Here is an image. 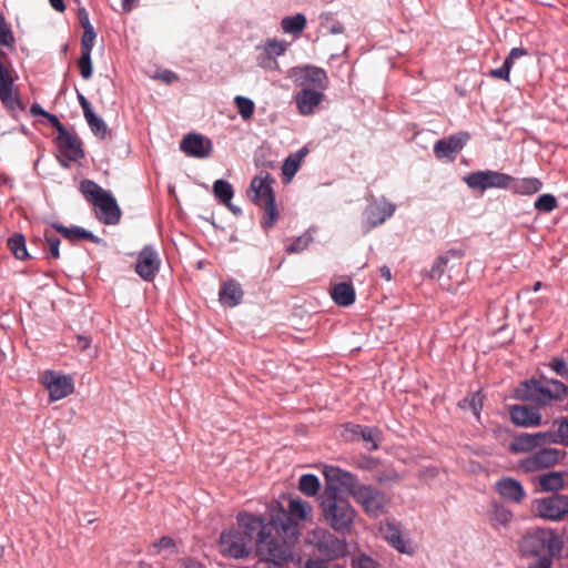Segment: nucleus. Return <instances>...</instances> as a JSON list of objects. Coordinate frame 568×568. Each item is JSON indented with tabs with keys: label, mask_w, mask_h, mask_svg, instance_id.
Here are the masks:
<instances>
[{
	"label": "nucleus",
	"mask_w": 568,
	"mask_h": 568,
	"mask_svg": "<svg viewBox=\"0 0 568 568\" xmlns=\"http://www.w3.org/2000/svg\"><path fill=\"white\" fill-rule=\"evenodd\" d=\"M324 474L327 479L336 480L347 488L349 495L369 517H379L386 511L388 499L382 490L371 485L358 484L354 474L337 467H328Z\"/></svg>",
	"instance_id": "obj_2"
},
{
	"label": "nucleus",
	"mask_w": 568,
	"mask_h": 568,
	"mask_svg": "<svg viewBox=\"0 0 568 568\" xmlns=\"http://www.w3.org/2000/svg\"><path fill=\"white\" fill-rule=\"evenodd\" d=\"M8 248L18 260H27L30 255L27 250L26 237L20 233H14L8 240Z\"/></svg>",
	"instance_id": "obj_34"
},
{
	"label": "nucleus",
	"mask_w": 568,
	"mask_h": 568,
	"mask_svg": "<svg viewBox=\"0 0 568 568\" xmlns=\"http://www.w3.org/2000/svg\"><path fill=\"white\" fill-rule=\"evenodd\" d=\"M14 44L12 28L0 12V47L13 49ZM16 79L14 68L8 54L0 48V102L12 114L24 110Z\"/></svg>",
	"instance_id": "obj_1"
},
{
	"label": "nucleus",
	"mask_w": 568,
	"mask_h": 568,
	"mask_svg": "<svg viewBox=\"0 0 568 568\" xmlns=\"http://www.w3.org/2000/svg\"><path fill=\"white\" fill-rule=\"evenodd\" d=\"M161 261L158 252L151 245H145L139 253L135 272L144 281H152L159 272Z\"/></svg>",
	"instance_id": "obj_20"
},
{
	"label": "nucleus",
	"mask_w": 568,
	"mask_h": 568,
	"mask_svg": "<svg viewBox=\"0 0 568 568\" xmlns=\"http://www.w3.org/2000/svg\"><path fill=\"white\" fill-rule=\"evenodd\" d=\"M152 547L156 550V554H160L162 550H170L171 552L176 550L175 541L169 536L162 537Z\"/></svg>",
	"instance_id": "obj_54"
},
{
	"label": "nucleus",
	"mask_w": 568,
	"mask_h": 568,
	"mask_svg": "<svg viewBox=\"0 0 568 568\" xmlns=\"http://www.w3.org/2000/svg\"><path fill=\"white\" fill-rule=\"evenodd\" d=\"M518 548L524 557H535L545 552L558 555L562 549V541L551 529L535 528L521 537Z\"/></svg>",
	"instance_id": "obj_7"
},
{
	"label": "nucleus",
	"mask_w": 568,
	"mask_h": 568,
	"mask_svg": "<svg viewBox=\"0 0 568 568\" xmlns=\"http://www.w3.org/2000/svg\"><path fill=\"white\" fill-rule=\"evenodd\" d=\"M300 490L306 496H315L320 489V480L313 474L302 475L298 483Z\"/></svg>",
	"instance_id": "obj_39"
},
{
	"label": "nucleus",
	"mask_w": 568,
	"mask_h": 568,
	"mask_svg": "<svg viewBox=\"0 0 568 568\" xmlns=\"http://www.w3.org/2000/svg\"><path fill=\"white\" fill-rule=\"evenodd\" d=\"M45 118L49 120L51 125L57 130L58 134H60L67 130L65 126L62 124V122L59 120V118L55 114L48 112V115Z\"/></svg>",
	"instance_id": "obj_57"
},
{
	"label": "nucleus",
	"mask_w": 568,
	"mask_h": 568,
	"mask_svg": "<svg viewBox=\"0 0 568 568\" xmlns=\"http://www.w3.org/2000/svg\"><path fill=\"white\" fill-rule=\"evenodd\" d=\"M469 189L485 191L487 189H506L513 182V178L497 171H476L464 178Z\"/></svg>",
	"instance_id": "obj_10"
},
{
	"label": "nucleus",
	"mask_w": 568,
	"mask_h": 568,
	"mask_svg": "<svg viewBox=\"0 0 568 568\" xmlns=\"http://www.w3.org/2000/svg\"><path fill=\"white\" fill-rule=\"evenodd\" d=\"M331 295L338 306L347 307L355 302V290L351 283L341 282L335 284Z\"/></svg>",
	"instance_id": "obj_29"
},
{
	"label": "nucleus",
	"mask_w": 568,
	"mask_h": 568,
	"mask_svg": "<svg viewBox=\"0 0 568 568\" xmlns=\"http://www.w3.org/2000/svg\"><path fill=\"white\" fill-rule=\"evenodd\" d=\"M519 396L528 402L540 406H549L554 402H561L566 398L568 388L557 379L538 381L531 378L520 384Z\"/></svg>",
	"instance_id": "obj_6"
},
{
	"label": "nucleus",
	"mask_w": 568,
	"mask_h": 568,
	"mask_svg": "<svg viewBox=\"0 0 568 568\" xmlns=\"http://www.w3.org/2000/svg\"><path fill=\"white\" fill-rule=\"evenodd\" d=\"M514 184L511 189L519 194L531 195L537 193L541 187L542 183L537 178H524L519 180H514Z\"/></svg>",
	"instance_id": "obj_32"
},
{
	"label": "nucleus",
	"mask_w": 568,
	"mask_h": 568,
	"mask_svg": "<svg viewBox=\"0 0 568 568\" xmlns=\"http://www.w3.org/2000/svg\"><path fill=\"white\" fill-rule=\"evenodd\" d=\"M302 79H303V85H305V83H312L314 84V88L315 90H321V91H324L327 87V75H326V72L321 69V68H317V67H312V65H308L304 69L303 71V75H302Z\"/></svg>",
	"instance_id": "obj_30"
},
{
	"label": "nucleus",
	"mask_w": 568,
	"mask_h": 568,
	"mask_svg": "<svg viewBox=\"0 0 568 568\" xmlns=\"http://www.w3.org/2000/svg\"><path fill=\"white\" fill-rule=\"evenodd\" d=\"M275 179L266 171L260 172L250 183L247 195L256 205H263L265 217L262 226L267 230L274 226L278 219V211L275 202V193L273 184Z\"/></svg>",
	"instance_id": "obj_3"
},
{
	"label": "nucleus",
	"mask_w": 568,
	"mask_h": 568,
	"mask_svg": "<svg viewBox=\"0 0 568 568\" xmlns=\"http://www.w3.org/2000/svg\"><path fill=\"white\" fill-rule=\"evenodd\" d=\"M510 58H514L515 60L525 57L527 54V50L524 48H513L509 52Z\"/></svg>",
	"instance_id": "obj_62"
},
{
	"label": "nucleus",
	"mask_w": 568,
	"mask_h": 568,
	"mask_svg": "<svg viewBox=\"0 0 568 568\" xmlns=\"http://www.w3.org/2000/svg\"><path fill=\"white\" fill-rule=\"evenodd\" d=\"M181 568H206L204 562L193 557H184L179 560Z\"/></svg>",
	"instance_id": "obj_56"
},
{
	"label": "nucleus",
	"mask_w": 568,
	"mask_h": 568,
	"mask_svg": "<svg viewBox=\"0 0 568 568\" xmlns=\"http://www.w3.org/2000/svg\"><path fill=\"white\" fill-rule=\"evenodd\" d=\"M234 103L243 120H250L253 116L255 104L251 99L237 95L234 99Z\"/></svg>",
	"instance_id": "obj_41"
},
{
	"label": "nucleus",
	"mask_w": 568,
	"mask_h": 568,
	"mask_svg": "<svg viewBox=\"0 0 568 568\" xmlns=\"http://www.w3.org/2000/svg\"><path fill=\"white\" fill-rule=\"evenodd\" d=\"M550 434L554 436L550 444H562L568 446V416L560 420L557 432H550Z\"/></svg>",
	"instance_id": "obj_43"
},
{
	"label": "nucleus",
	"mask_w": 568,
	"mask_h": 568,
	"mask_svg": "<svg viewBox=\"0 0 568 568\" xmlns=\"http://www.w3.org/2000/svg\"><path fill=\"white\" fill-rule=\"evenodd\" d=\"M396 210V205L384 197L367 205L363 214L362 229L366 234L389 219Z\"/></svg>",
	"instance_id": "obj_13"
},
{
	"label": "nucleus",
	"mask_w": 568,
	"mask_h": 568,
	"mask_svg": "<svg viewBox=\"0 0 568 568\" xmlns=\"http://www.w3.org/2000/svg\"><path fill=\"white\" fill-rule=\"evenodd\" d=\"M78 18H79V22L81 24V27L83 29H88L90 27H93L90 22V19H89V13L88 11L84 9V8H80L79 11H78Z\"/></svg>",
	"instance_id": "obj_58"
},
{
	"label": "nucleus",
	"mask_w": 568,
	"mask_h": 568,
	"mask_svg": "<svg viewBox=\"0 0 568 568\" xmlns=\"http://www.w3.org/2000/svg\"><path fill=\"white\" fill-rule=\"evenodd\" d=\"M55 144L61 154L58 160L64 168H69L68 162L78 161L84 156L81 141L68 130L57 135Z\"/></svg>",
	"instance_id": "obj_16"
},
{
	"label": "nucleus",
	"mask_w": 568,
	"mask_h": 568,
	"mask_svg": "<svg viewBox=\"0 0 568 568\" xmlns=\"http://www.w3.org/2000/svg\"><path fill=\"white\" fill-rule=\"evenodd\" d=\"M321 506L323 516L333 530L341 534L351 531L357 513L348 500L336 491H326L322 496Z\"/></svg>",
	"instance_id": "obj_5"
},
{
	"label": "nucleus",
	"mask_w": 568,
	"mask_h": 568,
	"mask_svg": "<svg viewBox=\"0 0 568 568\" xmlns=\"http://www.w3.org/2000/svg\"><path fill=\"white\" fill-rule=\"evenodd\" d=\"M540 449L530 454L520 462V467L526 473H534L550 468L558 464L565 456V453L558 448L539 447Z\"/></svg>",
	"instance_id": "obj_11"
},
{
	"label": "nucleus",
	"mask_w": 568,
	"mask_h": 568,
	"mask_svg": "<svg viewBox=\"0 0 568 568\" xmlns=\"http://www.w3.org/2000/svg\"><path fill=\"white\" fill-rule=\"evenodd\" d=\"M83 30L84 32L81 39V52L91 53L94 45V40L97 38V33L93 27Z\"/></svg>",
	"instance_id": "obj_50"
},
{
	"label": "nucleus",
	"mask_w": 568,
	"mask_h": 568,
	"mask_svg": "<svg viewBox=\"0 0 568 568\" xmlns=\"http://www.w3.org/2000/svg\"><path fill=\"white\" fill-rule=\"evenodd\" d=\"M312 542L325 560H335L347 555V544L344 539H339L327 529H317L313 532Z\"/></svg>",
	"instance_id": "obj_9"
},
{
	"label": "nucleus",
	"mask_w": 568,
	"mask_h": 568,
	"mask_svg": "<svg viewBox=\"0 0 568 568\" xmlns=\"http://www.w3.org/2000/svg\"><path fill=\"white\" fill-rule=\"evenodd\" d=\"M51 7L58 12H64L65 4L64 0H49Z\"/></svg>",
	"instance_id": "obj_63"
},
{
	"label": "nucleus",
	"mask_w": 568,
	"mask_h": 568,
	"mask_svg": "<svg viewBox=\"0 0 568 568\" xmlns=\"http://www.w3.org/2000/svg\"><path fill=\"white\" fill-rule=\"evenodd\" d=\"M323 91L315 90L312 88H303L298 93L295 95V102L298 109V112L302 115H311L314 113L315 108L322 102L323 100Z\"/></svg>",
	"instance_id": "obj_24"
},
{
	"label": "nucleus",
	"mask_w": 568,
	"mask_h": 568,
	"mask_svg": "<svg viewBox=\"0 0 568 568\" xmlns=\"http://www.w3.org/2000/svg\"><path fill=\"white\" fill-rule=\"evenodd\" d=\"M304 568H328V567L318 560L308 559V560H306Z\"/></svg>",
	"instance_id": "obj_64"
},
{
	"label": "nucleus",
	"mask_w": 568,
	"mask_h": 568,
	"mask_svg": "<svg viewBox=\"0 0 568 568\" xmlns=\"http://www.w3.org/2000/svg\"><path fill=\"white\" fill-rule=\"evenodd\" d=\"M276 525L268 529L264 538H260L255 542L256 555L262 561L272 562L274 565H283L292 560L293 554L287 542L274 535Z\"/></svg>",
	"instance_id": "obj_8"
},
{
	"label": "nucleus",
	"mask_w": 568,
	"mask_h": 568,
	"mask_svg": "<svg viewBox=\"0 0 568 568\" xmlns=\"http://www.w3.org/2000/svg\"><path fill=\"white\" fill-rule=\"evenodd\" d=\"M30 113H31L32 115H42V116H44V118L48 115V112H47L45 110H43V109L41 108V105H40V104H38V103H33V104L31 105V108H30Z\"/></svg>",
	"instance_id": "obj_61"
},
{
	"label": "nucleus",
	"mask_w": 568,
	"mask_h": 568,
	"mask_svg": "<svg viewBox=\"0 0 568 568\" xmlns=\"http://www.w3.org/2000/svg\"><path fill=\"white\" fill-rule=\"evenodd\" d=\"M498 494L506 500L511 503H520L525 497L523 485L510 477H505L496 483Z\"/></svg>",
	"instance_id": "obj_25"
},
{
	"label": "nucleus",
	"mask_w": 568,
	"mask_h": 568,
	"mask_svg": "<svg viewBox=\"0 0 568 568\" xmlns=\"http://www.w3.org/2000/svg\"><path fill=\"white\" fill-rule=\"evenodd\" d=\"M458 405L464 410H471L479 418L483 408V396L480 392H475L469 397L462 399Z\"/></svg>",
	"instance_id": "obj_38"
},
{
	"label": "nucleus",
	"mask_w": 568,
	"mask_h": 568,
	"mask_svg": "<svg viewBox=\"0 0 568 568\" xmlns=\"http://www.w3.org/2000/svg\"><path fill=\"white\" fill-rule=\"evenodd\" d=\"M221 551L231 558H246L251 554L250 540L235 529L224 530L220 536Z\"/></svg>",
	"instance_id": "obj_14"
},
{
	"label": "nucleus",
	"mask_w": 568,
	"mask_h": 568,
	"mask_svg": "<svg viewBox=\"0 0 568 568\" xmlns=\"http://www.w3.org/2000/svg\"><path fill=\"white\" fill-rule=\"evenodd\" d=\"M551 438L554 436L550 432L523 433L514 438L509 445V450L515 454L528 453L545 445H551Z\"/></svg>",
	"instance_id": "obj_17"
},
{
	"label": "nucleus",
	"mask_w": 568,
	"mask_h": 568,
	"mask_svg": "<svg viewBox=\"0 0 568 568\" xmlns=\"http://www.w3.org/2000/svg\"><path fill=\"white\" fill-rule=\"evenodd\" d=\"M287 48L285 41L271 40L265 45V52L270 58H276L282 55Z\"/></svg>",
	"instance_id": "obj_49"
},
{
	"label": "nucleus",
	"mask_w": 568,
	"mask_h": 568,
	"mask_svg": "<svg viewBox=\"0 0 568 568\" xmlns=\"http://www.w3.org/2000/svg\"><path fill=\"white\" fill-rule=\"evenodd\" d=\"M488 519L496 530L507 529L513 520V513L499 503H491L488 509Z\"/></svg>",
	"instance_id": "obj_27"
},
{
	"label": "nucleus",
	"mask_w": 568,
	"mask_h": 568,
	"mask_svg": "<svg viewBox=\"0 0 568 568\" xmlns=\"http://www.w3.org/2000/svg\"><path fill=\"white\" fill-rule=\"evenodd\" d=\"M79 70L80 74L83 79L88 80L92 77L93 67L91 60V53L81 52V57L79 59Z\"/></svg>",
	"instance_id": "obj_47"
},
{
	"label": "nucleus",
	"mask_w": 568,
	"mask_h": 568,
	"mask_svg": "<svg viewBox=\"0 0 568 568\" xmlns=\"http://www.w3.org/2000/svg\"><path fill=\"white\" fill-rule=\"evenodd\" d=\"M468 140L467 132H458L448 139L438 140L434 145V152L438 159L454 161Z\"/></svg>",
	"instance_id": "obj_21"
},
{
	"label": "nucleus",
	"mask_w": 568,
	"mask_h": 568,
	"mask_svg": "<svg viewBox=\"0 0 568 568\" xmlns=\"http://www.w3.org/2000/svg\"><path fill=\"white\" fill-rule=\"evenodd\" d=\"M180 149L189 156L205 159L211 155L213 143L209 138L202 134L189 133L181 141Z\"/></svg>",
	"instance_id": "obj_19"
},
{
	"label": "nucleus",
	"mask_w": 568,
	"mask_h": 568,
	"mask_svg": "<svg viewBox=\"0 0 568 568\" xmlns=\"http://www.w3.org/2000/svg\"><path fill=\"white\" fill-rule=\"evenodd\" d=\"M300 156L290 155L283 164L282 171L283 175L288 176L291 179L298 170L300 166Z\"/></svg>",
	"instance_id": "obj_51"
},
{
	"label": "nucleus",
	"mask_w": 568,
	"mask_h": 568,
	"mask_svg": "<svg viewBox=\"0 0 568 568\" xmlns=\"http://www.w3.org/2000/svg\"><path fill=\"white\" fill-rule=\"evenodd\" d=\"M52 227L60 233L64 239L69 241H77V240H88L92 243L100 244L102 243V239L94 235L92 232L81 227V226H71L67 227L60 223H53Z\"/></svg>",
	"instance_id": "obj_28"
},
{
	"label": "nucleus",
	"mask_w": 568,
	"mask_h": 568,
	"mask_svg": "<svg viewBox=\"0 0 568 568\" xmlns=\"http://www.w3.org/2000/svg\"><path fill=\"white\" fill-rule=\"evenodd\" d=\"M243 294L240 283L234 280H229L223 283L219 292V300L224 306L235 307L241 303Z\"/></svg>",
	"instance_id": "obj_26"
},
{
	"label": "nucleus",
	"mask_w": 568,
	"mask_h": 568,
	"mask_svg": "<svg viewBox=\"0 0 568 568\" xmlns=\"http://www.w3.org/2000/svg\"><path fill=\"white\" fill-rule=\"evenodd\" d=\"M511 422L521 427H536L541 425L542 417L536 407L515 405L510 409Z\"/></svg>",
	"instance_id": "obj_23"
},
{
	"label": "nucleus",
	"mask_w": 568,
	"mask_h": 568,
	"mask_svg": "<svg viewBox=\"0 0 568 568\" xmlns=\"http://www.w3.org/2000/svg\"><path fill=\"white\" fill-rule=\"evenodd\" d=\"M214 196L223 204H229L234 195V190L231 183L225 180H216L213 183Z\"/></svg>",
	"instance_id": "obj_37"
},
{
	"label": "nucleus",
	"mask_w": 568,
	"mask_h": 568,
	"mask_svg": "<svg viewBox=\"0 0 568 568\" xmlns=\"http://www.w3.org/2000/svg\"><path fill=\"white\" fill-rule=\"evenodd\" d=\"M313 241V237L311 234L305 233L298 237H296L291 244L286 246V251L288 253H300L304 251L310 243Z\"/></svg>",
	"instance_id": "obj_46"
},
{
	"label": "nucleus",
	"mask_w": 568,
	"mask_h": 568,
	"mask_svg": "<svg viewBox=\"0 0 568 568\" xmlns=\"http://www.w3.org/2000/svg\"><path fill=\"white\" fill-rule=\"evenodd\" d=\"M450 255L448 253L438 256L434 262L430 272H428V276L432 278H440L448 265Z\"/></svg>",
	"instance_id": "obj_45"
},
{
	"label": "nucleus",
	"mask_w": 568,
	"mask_h": 568,
	"mask_svg": "<svg viewBox=\"0 0 568 568\" xmlns=\"http://www.w3.org/2000/svg\"><path fill=\"white\" fill-rule=\"evenodd\" d=\"M535 209L540 212H551L557 206V200L551 194H541L538 196V199L535 201Z\"/></svg>",
	"instance_id": "obj_44"
},
{
	"label": "nucleus",
	"mask_w": 568,
	"mask_h": 568,
	"mask_svg": "<svg viewBox=\"0 0 568 568\" xmlns=\"http://www.w3.org/2000/svg\"><path fill=\"white\" fill-rule=\"evenodd\" d=\"M536 508L540 517L549 520H559L568 514V496L552 495L542 498L538 501Z\"/></svg>",
	"instance_id": "obj_18"
},
{
	"label": "nucleus",
	"mask_w": 568,
	"mask_h": 568,
	"mask_svg": "<svg viewBox=\"0 0 568 568\" xmlns=\"http://www.w3.org/2000/svg\"><path fill=\"white\" fill-rule=\"evenodd\" d=\"M80 192L88 202L95 206V215L99 221L105 225L119 223L121 210L109 191L102 189L94 181L85 179L80 183Z\"/></svg>",
	"instance_id": "obj_4"
},
{
	"label": "nucleus",
	"mask_w": 568,
	"mask_h": 568,
	"mask_svg": "<svg viewBox=\"0 0 568 568\" xmlns=\"http://www.w3.org/2000/svg\"><path fill=\"white\" fill-rule=\"evenodd\" d=\"M41 383L49 393L50 402L63 399L74 392L73 378L54 371H45Z\"/></svg>",
	"instance_id": "obj_12"
},
{
	"label": "nucleus",
	"mask_w": 568,
	"mask_h": 568,
	"mask_svg": "<svg viewBox=\"0 0 568 568\" xmlns=\"http://www.w3.org/2000/svg\"><path fill=\"white\" fill-rule=\"evenodd\" d=\"M352 568H379L373 558L362 555L353 560Z\"/></svg>",
	"instance_id": "obj_55"
},
{
	"label": "nucleus",
	"mask_w": 568,
	"mask_h": 568,
	"mask_svg": "<svg viewBox=\"0 0 568 568\" xmlns=\"http://www.w3.org/2000/svg\"><path fill=\"white\" fill-rule=\"evenodd\" d=\"M312 507L302 499H292L288 504V515L292 518L307 520L311 518Z\"/></svg>",
	"instance_id": "obj_36"
},
{
	"label": "nucleus",
	"mask_w": 568,
	"mask_h": 568,
	"mask_svg": "<svg viewBox=\"0 0 568 568\" xmlns=\"http://www.w3.org/2000/svg\"><path fill=\"white\" fill-rule=\"evenodd\" d=\"M549 367L557 375L565 378L568 382V362L564 357H554L549 362Z\"/></svg>",
	"instance_id": "obj_48"
},
{
	"label": "nucleus",
	"mask_w": 568,
	"mask_h": 568,
	"mask_svg": "<svg viewBox=\"0 0 568 568\" xmlns=\"http://www.w3.org/2000/svg\"><path fill=\"white\" fill-rule=\"evenodd\" d=\"M306 26V18L302 13H296L295 16L285 17L281 27L285 33L298 34L301 33Z\"/></svg>",
	"instance_id": "obj_35"
},
{
	"label": "nucleus",
	"mask_w": 568,
	"mask_h": 568,
	"mask_svg": "<svg viewBox=\"0 0 568 568\" xmlns=\"http://www.w3.org/2000/svg\"><path fill=\"white\" fill-rule=\"evenodd\" d=\"M490 75L493 78L501 79V80H509V71L507 70V67H500L498 69H493L490 71Z\"/></svg>",
	"instance_id": "obj_60"
},
{
	"label": "nucleus",
	"mask_w": 568,
	"mask_h": 568,
	"mask_svg": "<svg viewBox=\"0 0 568 568\" xmlns=\"http://www.w3.org/2000/svg\"><path fill=\"white\" fill-rule=\"evenodd\" d=\"M84 119L95 136H99L101 139L105 138L108 133V125L101 116L92 112L84 116Z\"/></svg>",
	"instance_id": "obj_40"
},
{
	"label": "nucleus",
	"mask_w": 568,
	"mask_h": 568,
	"mask_svg": "<svg viewBox=\"0 0 568 568\" xmlns=\"http://www.w3.org/2000/svg\"><path fill=\"white\" fill-rule=\"evenodd\" d=\"M278 527L287 537L297 538L300 535L296 523L285 513H283V518H280Z\"/></svg>",
	"instance_id": "obj_42"
},
{
	"label": "nucleus",
	"mask_w": 568,
	"mask_h": 568,
	"mask_svg": "<svg viewBox=\"0 0 568 568\" xmlns=\"http://www.w3.org/2000/svg\"><path fill=\"white\" fill-rule=\"evenodd\" d=\"M379 532L382 537L397 551L402 554L413 552L410 544L403 538L399 525L395 520L382 521L379 524Z\"/></svg>",
	"instance_id": "obj_22"
},
{
	"label": "nucleus",
	"mask_w": 568,
	"mask_h": 568,
	"mask_svg": "<svg viewBox=\"0 0 568 568\" xmlns=\"http://www.w3.org/2000/svg\"><path fill=\"white\" fill-rule=\"evenodd\" d=\"M44 240L49 247V252H50L51 256L53 258H59L60 257V251H59L60 239L57 237L55 235L51 234L49 231H45Z\"/></svg>",
	"instance_id": "obj_52"
},
{
	"label": "nucleus",
	"mask_w": 568,
	"mask_h": 568,
	"mask_svg": "<svg viewBox=\"0 0 568 568\" xmlns=\"http://www.w3.org/2000/svg\"><path fill=\"white\" fill-rule=\"evenodd\" d=\"M555 555H550L549 552H545L536 556L537 559L530 562L527 568H551L552 567V558Z\"/></svg>",
	"instance_id": "obj_53"
},
{
	"label": "nucleus",
	"mask_w": 568,
	"mask_h": 568,
	"mask_svg": "<svg viewBox=\"0 0 568 568\" xmlns=\"http://www.w3.org/2000/svg\"><path fill=\"white\" fill-rule=\"evenodd\" d=\"M565 485L564 475L559 471H550L539 477V486L545 491H557Z\"/></svg>",
	"instance_id": "obj_33"
},
{
	"label": "nucleus",
	"mask_w": 568,
	"mask_h": 568,
	"mask_svg": "<svg viewBox=\"0 0 568 568\" xmlns=\"http://www.w3.org/2000/svg\"><path fill=\"white\" fill-rule=\"evenodd\" d=\"M78 101H79V104L81 105L82 108V111H83V115L87 116L88 114L92 113L93 110H92V106H91V103L88 101V99L80 92H78Z\"/></svg>",
	"instance_id": "obj_59"
},
{
	"label": "nucleus",
	"mask_w": 568,
	"mask_h": 568,
	"mask_svg": "<svg viewBox=\"0 0 568 568\" xmlns=\"http://www.w3.org/2000/svg\"><path fill=\"white\" fill-rule=\"evenodd\" d=\"M347 429H349L354 435L361 436L364 442L372 443L373 449L377 448V443L381 440V432L378 428L349 424L347 425Z\"/></svg>",
	"instance_id": "obj_31"
},
{
	"label": "nucleus",
	"mask_w": 568,
	"mask_h": 568,
	"mask_svg": "<svg viewBox=\"0 0 568 568\" xmlns=\"http://www.w3.org/2000/svg\"><path fill=\"white\" fill-rule=\"evenodd\" d=\"M239 526L243 530V535L248 539L256 542L257 539L264 538L273 525H277L275 520H267L261 515H253L250 513H240L236 517Z\"/></svg>",
	"instance_id": "obj_15"
}]
</instances>
